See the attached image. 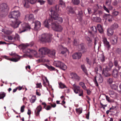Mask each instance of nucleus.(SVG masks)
<instances>
[{
	"mask_svg": "<svg viewBox=\"0 0 121 121\" xmlns=\"http://www.w3.org/2000/svg\"><path fill=\"white\" fill-rule=\"evenodd\" d=\"M51 17L45 20L44 24L45 27H48V24L52 22L61 23L63 22L62 18L60 17L59 15L56 12L52 9L51 10Z\"/></svg>",
	"mask_w": 121,
	"mask_h": 121,
	"instance_id": "1",
	"label": "nucleus"
},
{
	"mask_svg": "<svg viewBox=\"0 0 121 121\" xmlns=\"http://www.w3.org/2000/svg\"><path fill=\"white\" fill-rule=\"evenodd\" d=\"M54 30L57 32H61L63 29V28L60 26L56 24L55 22H51V23L48 24V26L47 27L49 29L50 27Z\"/></svg>",
	"mask_w": 121,
	"mask_h": 121,
	"instance_id": "2",
	"label": "nucleus"
},
{
	"mask_svg": "<svg viewBox=\"0 0 121 121\" xmlns=\"http://www.w3.org/2000/svg\"><path fill=\"white\" fill-rule=\"evenodd\" d=\"M30 26L28 23H24L22 24L21 27L19 29V32L21 33L25 31L30 30Z\"/></svg>",
	"mask_w": 121,
	"mask_h": 121,
	"instance_id": "3",
	"label": "nucleus"
},
{
	"mask_svg": "<svg viewBox=\"0 0 121 121\" xmlns=\"http://www.w3.org/2000/svg\"><path fill=\"white\" fill-rule=\"evenodd\" d=\"M37 0H23L22 4L24 7L28 8L29 7V3L33 4L37 2Z\"/></svg>",
	"mask_w": 121,
	"mask_h": 121,
	"instance_id": "4",
	"label": "nucleus"
},
{
	"mask_svg": "<svg viewBox=\"0 0 121 121\" xmlns=\"http://www.w3.org/2000/svg\"><path fill=\"white\" fill-rule=\"evenodd\" d=\"M20 13L18 11H14L11 12L9 15V17L10 18H13L15 19H19L20 17Z\"/></svg>",
	"mask_w": 121,
	"mask_h": 121,
	"instance_id": "5",
	"label": "nucleus"
},
{
	"mask_svg": "<svg viewBox=\"0 0 121 121\" xmlns=\"http://www.w3.org/2000/svg\"><path fill=\"white\" fill-rule=\"evenodd\" d=\"M40 40L42 42H49L51 41V38L48 34H43L41 35Z\"/></svg>",
	"mask_w": 121,
	"mask_h": 121,
	"instance_id": "6",
	"label": "nucleus"
},
{
	"mask_svg": "<svg viewBox=\"0 0 121 121\" xmlns=\"http://www.w3.org/2000/svg\"><path fill=\"white\" fill-rule=\"evenodd\" d=\"M54 65L58 67L63 70H65L67 68V66L62 62L60 61H55L54 63Z\"/></svg>",
	"mask_w": 121,
	"mask_h": 121,
	"instance_id": "7",
	"label": "nucleus"
},
{
	"mask_svg": "<svg viewBox=\"0 0 121 121\" xmlns=\"http://www.w3.org/2000/svg\"><path fill=\"white\" fill-rule=\"evenodd\" d=\"M39 53L41 54L39 57H42L43 55L48 54L50 52V50L46 48H42L40 49L39 50Z\"/></svg>",
	"mask_w": 121,
	"mask_h": 121,
	"instance_id": "8",
	"label": "nucleus"
},
{
	"mask_svg": "<svg viewBox=\"0 0 121 121\" xmlns=\"http://www.w3.org/2000/svg\"><path fill=\"white\" fill-rule=\"evenodd\" d=\"M21 22L19 19H15L14 21L11 22L10 24L12 27L15 28L17 27Z\"/></svg>",
	"mask_w": 121,
	"mask_h": 121,
	"instance_id": "9",
	"label": "nucleus"
},
{
	"mask_svg": "<svg viewBox=\"0 0 121 121\" xmlns=\"http://www.w3.org/2000/svg\"><path fill=\"white\" fill-rule=\"evenodd\" d=\"M9 10L8 5L6 3L1 4L0 5V12H7Z\"/></svg>",
	"mask_w": 121,
	"mask_h": 121,
	"instance_id": "10",
	"label": "nucleus"
},
{
	"mask_svg": "<svg viewBox=\"0 0 121 121\" xmlns=\"http://www.w3.org/2000/svg\"><path fill=\"white\" fill-rule=\"evenodd\" d=\"M70 77L73 80L77 81H79L80 79V78L76 73H70Z\"/></svg>",
	"mask_w": 121,
	"mask_h": 121,
	"instance_id": "11",
	"label": "nucleus"
},
{
	"mask_svg": "<svg viewBox=\"0 0 121 121\" xmlns=\"http://www.w3.org/2000/svg\"><path fill=\"white\" fill-rule=\"evenodd\" d=\"M110 70V68H109L108 67H106L104 69L102 73L103 75L106 77H108L110 76L111 74L108 72V71Z\"/></svg>",
	"mask_w": 121,
	"mask_h": 121,
	"instance_id": "12",
	"label": "nucleus"
},
{
	"mask_svg": "<svg viewBox=\"0 0 121 121\" xmlns=\"http://www.w3.org/2000/svg\"><path fill=\"white\" fill-rule=\"evenodd\" d=\"M34 19V16L32 14H27L25 16V19L26 20L32 21L33 22Z\"/></svg>",
	"mask_w": 121,
	"mask_h": 121,
	"instance_id": "13",
	"label": "nucleus"
},
{
	"mask_svg": "<svg viewBox=\"0 0 121 121\" xmlns=\"http://www.w3.org/2000/svg\"><path fill=\"white\" fill-rule=\"evenodd\" d=\"M73 87L72 89L74 92L77 94L78 93V91L80 89V87L79 86L76 85L75 83L72 85Z\"/></svg>",
	"mask_w": 121,
	"mask_h": 121,
	"instance_id": "14",
	"label": "nucleus"
},
{
	"mask_svg": "<svg viewBox=\"0 0 121 121\" xmlns=\"http://www.w3.org/2000/svg\"><path fill=\"white\" fill-rule=\"evenodd\" d=\"M104 17L105 19L108 21L109 22H111L112 21L113 17L110 15L105 14L104 15Z\"/></svg>",
	"mask_w": 121,
	"mask_h": 121,
	"instance_id": "15",
	"label": "nucleus"
},
{
	"mask_svg": "<svg viewBox=\"0 0 121 121\" xmlns=\"http://www.w3.org/2000/svg\"><path fill=\"white\" fill-rule=\"evenodd\" d=\"M103 41L104 45L107 46L108 48H109L110 47V45L109 42L107 41V39L104 37L102 38Z\"/></svg>",
	"mask_w": 121,
	"mask_h": 121,
	"instance_id": "16",
	"label": "nucleus"
},
{
	"mask_svg": "<svg viewBox=\"0 0 121 121\" xmlns=\"http://www.w3.org/2000/svg\"><path fill=\"white\" fill-rule=\"evenodd\" d=\"M4 39L5 41L8 42H14V38L11 36H9L5 37Z\"/></svg>",
	"mask_w": 121,
	"mask_h": 121,
	"instance_id": "17",
	"label": "nucleus"
},
{
	"mask_svg": "<svg viewBox=\"0 0 121 121\" xmlns=\"http://www.w3.org/2000/svg\"><path fill=\"white\" fill-rule=\"evenodd\" d=\"M79 46L80 47L81 51L83 53H84L87 52V48L86 46L83 44H81Z\"/></svg>",
	"mask_w": 121,
	"mask_h": 121,
	"instance_id": "18",
	"label": "nucleus"
},
{
	"mask_svg": "<svg viewBox=\"0 0 121 121\" xmlns=\"http://www.w3.org/2000/svg\"><path fill=\"white\" fill-rule=\"evenodd\" d=\"M108 94L112 98L116 97L117 96V94L112 90H108Z\"/></svg>",
	"mask_w": 121,
	"mask_h": 121,
	"instance_id": "19",
	"label": "nucleus"
},
{
	"mask_svg": "<svg viewBox=\"0 0 121 121\" xmlns=\"http://www.w3.org/2000/svg\"><path fill=\"white\" fill-rule=\"evenodd\" d=\"M35 29L36 30H38L41 26V23L38 21H36L35 23Z\"/></svg>",
	"mask_w": 121,
	"mask_h": 121,
	"instance_id": "20",
	"label": "nucleus"
},
{
	"mask_svg": "<svg viewBox=\"0 0 121 121\" xmlns=\"http://www.w3.org/2000/svg\"><path fill=\"white\" fill-rule=\"evenodd\" d=\"M82 54L80 53H76L74 54L72 56L74 59H79L81 58Z\"/></svg>",
	"mask_w": 121,
	"mask_h": 121,
	"instance_id": "21",
	"label": "nucleus"
},
{
	"mask_svg": "<svg viewBox=\"0 0 121 121\" xmlns=\"http://www.w3.org/2000/svg\"><path fill=\"white\" fill-rule=\"evenodd\" d=\"M56 54V51L54 50H53L51 51L50 50V52L48 53V56L52 58H54L55 57Z\"/></svg>",
	"mask_w": 121,
	"mask_h": 121,
	"instance_id": "22",
	"label": "nucleus"
},
{
	"mask_svg": "<svg viewBox=\"0 0 121 121\" xmlns=\"http://www.w3.org/2000/svg\"><path fill=\"white\" fill-rule=\"evenodd\" d=\"M112 74L115 78H117L119 75L118 71L116 69H114L112 72Z\"/></svg>",
	"mask_w": 121,
	"mask_h": 121,
	"instance_id": "23",
	"label": "nucleus"
},
{
	"mask_svg": "<svg viewBox=\"0 0 121 121\" xmlns=\"http://www.w3.org/2000/svg\"><path fill=\"white\" fill-rule=\"evenodd\" d=\"M117 36H115L112 38V39L111 40V42L112 44L115 45L117 44Z\"/></svg>",
	"mask_w": 121,
	"mask_h": 121,
	"instance_id": "24",
	"label": "nucleus"
},
{
	"mask_svg": "<svg viewBox=\"0 0 121 121\" xmlns=\"http://www.w3.org/2000/svg\"><path fill=\"white\" fill-rule=\"evenodd\" d=\"M86 39L88 42L87 45L89 47H91L92 45V40L89 37H87Z\"/></svg>",
	"mask_w": 121,
	"mask_h": 121,
	"instance_id": "25",
	"label": "nucleus"
},
{
	"mask_svg": "<svg viewBox=\"0 0 121 121\" xmlns=\"http://www.w3.org/2000/svg\"><path fill=\"white\" fill-rule=\"evenodd\" d=\"M108 35V36H112L113 34V30L111 28H108L107 30Z\"/></svg>",
	"mask_w": 121,
	"mask_h": 121,
	"instance_id": "26",
	"label": "nucleus"
},
{
	"mask_svg": "<svg viewBox=\"0 0 121 121\" xmlns=\"http://www.w3.org/2000/svg\"><path fill=\"white\" fill-rule=\"evenodd\" d=\"M102 69L101 66L100 65H97V67L95 68V71L97 73L98 71L101 72Z\"/></svg>",
	"mask_w": 121,
	"mask_h": 121,
	"instance_id": "27",
	"label": "nucleus"
},
{
	"mask_svg": "<svg viewBox=\"0 0 121 121\" xmlns=\"http://www.w3.org/2000/svg\"><path fill=\"white\" fill-rule=\"evenodd\" d=\"M28 51H30V53L31 54L33 55H34L36 57H38V56H37V53L36 51H35L32 50L31 51L30 49H28Z\"/></svg>",
	"mask_w": 121,
	"mask_h": 121,
	"instance_id": "28",
	"label": "nucleus"
},
{
	"mask_svg": "<svg viewBox=\"0 0 121 121\" xmlns=\"http://www.w3.org/2000/svg\"><path fill=\"white\" fill-rule=\"evenodd\" d=\"M5 58L7 59L8 60L14 62L17 61L20 59V58H10L7 56H6Z\"/></svg>",
	"mask_w": 121,
	"mask_h": 121,
	"instance_id": "29",
	"label": "nucleus"
},
{
	"mask_svg": "<svg viewBox=\"0 0 121 121\" xmlns=\"http://www.w3.org/2000/svg\"><path fill=\"white\" fill-rule=\"evenodd\" d=\"M110 88L112 89L116 90L118 88V86L115 84H111L110 86Z\"/></svg>",
	"mask_w": 121,
	"mask_h": 121,
	"instance_id": "30",
	"label": "nucleus"
},
{
	"mask_svg": "<svg viewBox=\"0 0 121 121\" xmlns=\"http://www.w3.org/2000/svg\"><path fill=\"white\" fill-rule=\"evenodd\" d=\"M98 81L99 83H102L103 81V78L101 74H99V76L98 77Z\"/></svg>",
	"mask_w": 121,
	"mask_h": 121,
	"instance_id": "31",
	"label": "nucleus"
},
{
	"mask_svg": "<svg viewBox=\"0 0 121 121\" xmlns=\"http://www.w3.org/2000/svg\"><path fill=\"white\" fill-rule=\"evenodd\" d=\"M36 99V96L34 95L32 96L31 98L30 99V101L32 103L35 102Z\"/></svg>",
	"mask_w": 121,
	"mask_h": 121,
	"instance_id": "32",
	"label": "nucleus"
},
{
	"mask_svg": "<svg viewBox=\"0 0 121 121\" xmlns=\"http://www.w3.org/2000/svg\"><path fill=\"white\" fill-rule=\"evenodd\" d=\"M59 87L63 89L64 88H67V87L64 84H63L61 82H60L59 83Z\"/></svg>",
	"mask_w": 121,
	"mask_h": 121,
	"instance_id": "33",
	"label": "nucleus"
},
{
	"mask_svg": "<svg viewBox=\"0 0 121 121\" xmlns=\"http://www.w3.org/2000/svg\"><path fill=\"white\" fill-rule=\"evenodd\" d=\"M97 27L99 32L102 33L103 32V30L101 25L100 24H98L97 25Z\"/></svg>",
	"mask_w": 121,
	"mask_h": 121,
	"instance_id": "34",
	"label": "nucleus"
},
{
	"mask_svg": "<svg viewBox=\"0 0 121 121\" xmlns=\"http://www.w3.org/2000/svg\"><path fill=\"white\" fill-rule=\"evenodd\" d=\"M79 84L81 86L84 90H86V87L85 86V84L84 83L82 82H80L79 83Z\"/></svg>",
	"mask_w": 121,
	"mask_h": 121,
	"instance_id": "35",
	"label": "nucleus"
},
{
	"mask_svg": "<svg viewBox=\"0 0 121 121\" xmlns=\"http://www.w3.org/2000/svg\"><path fill=\"white\" fill-rule=\"evenodd\" d=\"M81 68L83 71L85 72L86 75H88L87 71L85 65H82L81 66Z\"/></svg>",
	"mask_w": 121,
	"mask_h": 121,
	"instance_id": "36",
	"label": "nucleus"
},
{
	"mask_svg": "<svg viewBox=\"0 0 121 121\" xmlns=\"http://www.w3.org/2000/svg\"><path fill=\"white\" fill-rule=\"evenodd\" d=\"M82 108H81L76 109V111L77 113L78 114H80L82 113Z\"/></svg>",
	"mask_w": 121,
	"mask_h": 121,
	"instance_id": "37",
	"label": "nucleus"
},
{
	"mask_svg": "<svg viewBox=\"0 0 121 121\" xmlns=\"http://www.w3.org/2000/svg\"><path fill=\"white\" fill-rule=\"evenodd\" d=\"M2 32L7 35L10 34L12 33L10 31L6 29L3 30H2Z\"/></svg>",
	"mask_w": 121,
	"mask_h": 121,
	"instance_id": "38",
	"label": "nucleus"
},
{
	"mask_svg": "<svg viewBox=\"0 0 121 121\" xmlns=\"http://www.w3.org/2000/svg\"><path fill=\"white\" fill-rule=\"evenodd\" d=\"M118 27V24L116 23H114L111 26V28L113 29H116Z\"/></svg>",
	"mask_w": 121,
	"mask_h": 121,
	"instance_id": "39",
	"label": "nucleus"
},
{
	"mask_svg": "<svg viewBox=\"0 0 121 121\" xmlns=\"http://www.w3.org/2000/svg\"><path fill=\"white\" fill-rule=\"evenodd\" d=\"M72 2L75 5H78L80 2L79 0H72Z\"/></svg>",
	"mask_w": 121,
	"mask_h": 121,
	"instance_id": "40",
	"label": "nucleus"
},
{
	"mask_svg": "<svg viewBox=\"0 0 121 121\" xmlns=\"http://www.w3.org/2000/svg\"><path fill=\"white\" fill-rule=\"evenodd\" d=\"M91 29L93 33H96L97 32V29L95 26H92L91 28Z\"/></svg>",
	"mask_w": 121,
	"mask_h": 121,
	"instance_id": "41",
	"label": "nucleus"
},
{
	"mask_svg": "<svg viewBox=\"0 0 121 121\" xmlns=\"http://www.w3.org/2000/svg\"><path fill=\"white\" fill-rule=\"evenodd\" d=\"M44 65L47 67L48 69L50 70H55V68L52 66H49L47 64H44Z\"/></svg>",
	"mask_w": 121,
	"mask_h": 121,
	"instance_id": "42",
	"label": "nucleus"
},
{
	"mask_svg": "<svg viewBox=\"0 0 121 121\" xmlns=\"http://www.w3.org/2000/svg\"><path fill=\"white\" fill-rule=\"evenodd\" d=\"M5 96V93L3 92H1L0 93V99L3 98Z\"/></svg>",
	"mask_w": 121,
	"mask_h": 121,
	"instance_id": "43",
	"label": "nucleus"
},
{
	"mask_svg": "<svg viewBox=\"0 0 121 121\" xmlns=\"http://www.w3.org/2000/svg\"><path fill=\"white\" fill-rule=\"evenodd\" d=\"M55 0H48V2L49 4L51 5L55 4Z\"/></svg>",
	"mask_w": 121,
	"mask_h": 121,
	"instance_id": "44",
	"label": "nucleus"
},
{
	"mask_svg": "<svg viewBox=\"0 0 121 121\" xmlns=\"http://www.w3.org/2000/svg\"><path fill=\"white\" fill-rule=\"evenodd\" d=\"M93 20L94 21L98 22H100L101 21V19L100 18L97 17H95L94 20Z\"/></svg>",
	"mask_w": 121,
	"mask_h": 121,
	"instance_id": "45",
	"label": "nucleus"
},
{
	"mask_svg": "<svg viewBox=\"0 0 121 121\" xmlns=\"http://www.w3.org/2000/svg\"><path fill=\"white\" fill-rule=\"evenodd\" d=\"M14 39V42L16 40H19L20 38L19 35L17 34H16Z\"/></svg>",
	"mask_w": 121,
	"mask_h": 121,
	"instance_id": "46",
	"label": "nucleus"
},
{
	"mask_svg": "<svg viewBox=\"0 0 121 121\" xmlns=\"http://www.w3.org/2000/svg\"><path fill=\"white\" fill-rule=\"evenodd\" d=\"M78 95L80 96H83V91L82 89H80L78 91Z\"/></svg>",
	"mask_w": 121,
	"mask_h": 121,
	"instance_id": "47",
	"label": "nucleus"
},
{
	"mask_svg": "<svg viewBox=\"0 0 121 121\" xmlns=\"http://www.w3.org/2000/svg\"><path fill=\"white\" fill-rule=\"evenodd\" d=\"M99 59L102 61H104L105 60V57L103 54H101L99 57Z\"/></svg>",
	"mask_w": 121,
	"mask_h": 121,
	"instance_id": "48",
	"label": "nucleus"
},
{
	"mask_svg": "<svg viewBox=\"0 0 121 121\" xmlns=\"http://www.w3.org/2000/svg\"><path fill=\"white\" fill-rule=\"evenodd\" d=\"M42 109V107L41 106L39 105L36 108L37 111L40 112Z\"/></svg>",
	"mask_w": 121,
	"mask_h": 121,
	"instance_id": "49",
	"label": "nucleus"
},
{
	"mask_svg": "<svg viewBox=\"0 0 121 121\" xmlns=\"http://www.w3.org/2000/svg\"><path fill=\"white\" fill-rule=\"evenodd\" d=\"M107 82L109 84H111L113 82L112 79L110 78L108 79L107 80Z\"/></svg>",
	"mask_w": 121,
	"mask_h": 121,
	"instance_id": "50",
	"label": "nucleus"
},
{
	"mask_svg": "<svg viewBox=\"0 0 121 121\" xmlns=\"http://www.w3.org/2000/svg\"><path fill=\"white\" fill-rule=\"evenodd\" d=\"M38 2L40 3L41 5L43 4L45 2V1L43 0H38L37 1Z\"/></svg>",
	"mask_w": 121,
	"mask_h": 121,
	"instance_id": "51",
	"label": "nucleus"
},
{
	"mask_svg": "<svg viewBox=\"0 0 121 121\" xmlns=\"http://www.w3.org/2000/svg\"><path fill=\"white\" fill-rule=\"evenodd\" d=\"M25 108V106L24 105H23L21 107L20 109V111L22 113L24 111Z\"/></svg>",
	"mask_w": 121,
	"mask_h": 121,
	"instance_id": "52",
	"label": "nucleus"
},
{
	"mask_svg": "<svg viewBox=\"0 0 121 121\" xmlns=\"http://www.w3.org/2000/svg\"><path fill=\"white\" fill-rule=\"evenodd\" d=\"M119 13L118 12L114 11L112 13L113 15L114 16H117Z\"/></svg>",
	"mask_w": 121,
	"mask_h": 121,
	"instance_id": "53",
	"label": "nucleus"
},
{
	"mask_svg": "<svg viewBox=\"0 0 121 121\" xmlns=\"http://www.w3.org/2000/svg\"><path fill=\"white\" fill-rule=\"evenodd\" d=\"M104 95L105 96L106 99L107 100L108 102H111V101L110 100L109 97L107 95L105 94H104Z\"/></svg>",
	"mask_w": 121,
	"mask_h": 121,
	"instance_id": "54",
	"label": "nucleus"
},
{
	"mask_svg": "<svg viewBox=\"0 0 121 121\" xmlns=\"http://www.w3.org/2000/svg\"><path fill=\"white\" fill-rule=\"evenodd\" d=\"M67 50L66 48H64L63 49V50L61 52V53L62 54H65L67 51Z\"/></svg>",
	"mask_w": 121,
	"mask_h": 121,
	"instance_id": "55",
	"label": "nucleus"
},
{
	"mask_svg": "<svg viewBox=\"0 0 121 121\" xmlns=\"http://www.w3.org/2000/svg\"><path fill=\"white\" fill-rule=\"evenodd\" d=\"M111 2L110 0H107L106 2V4L108 5H109L111 4Z\"/></svg>",
	"mask_w": 121,
	"mask_h": 121,
	"instance_id": "56",
	"label": "nucleus"
},
{
	"mask_svg": "<svg viewBox=\"0 0 121 121\" xmlns=\"http://www.w3.org/2000/svg\"><path fill=\"white\" fill-rule=\"evenodd\" d=\"M60 4L61 5L62 8H64L65 7V4L62 1L60 2Z\"/></svg>",
	"mask_w": 121,
	"mask_h": 121,
	"instance_id": "57",
	"label": "nucleus"
},
{
	"mask_svg": "<svg viewBox=\"0 0 121 121\" xmlns=\"http://www.w3.org/2000/svg\"><path fill=\"white\" fill-rule=\"evenodd\" d=\"M36 87L37 88H41L42 87V86L41 84V83H37L36 84Z\"/></svg>",
	"mask_w": 121,
	"mask_h": 121,
	"instance_id": "58",
	"label": "nucleus"
},
{
	"mask_svg": "<svg viewBox=\"0 0 121 121\" xmlns=\"http://www.w3.org/2000/svg\"><path fill=\"white\" fill-rule=\"evenodd\" d=\"M108 65L109 67V68H110L111 69V68L113 66V64L112 62H110L109 63Z\"/></svg>",
	"mask_w": 121,
	"mask_h": 121,
	"instance_id": "59",
	"label": "nucleus"
},
{
	"mask_svg": "<svg viewBox=\"0 0 121 121\" xmlns=\"http://www.w3.org/2000/svg\"><path fill=\"white\" fill-rule=\"evenodd\" d=\"M94 82L96 86L98 87L99 86L98 83L96 80V78H95V80L94 81Z\"/></svg>",
	"mask_w": 121,
	"mask_h": 121,
	"instance_id": "60",
	"label": "nucleus"
},
{
	"mask_svg": "<svg viewBox=\"0 0 121 121\" xmlns=\"http://www.w3.org/2000/svg\"><path fill=\"white\" fill-rule=\"evenodd\" d=\"M51 108V107L50 105H48L46 108H45V109L47 110H50Z\"/></svg>",
	"mask_w": 121,
	"mask_h": 121,
	"instance_id": "61",
	"label": "nucleus"
},
{
	"mask_svg": "<svg viewBox=\"0 0 121 121\" xmlns=\"http://www.w3.org/2000/svg\"><path fill=\"white\" fill-rule=\"evenodd\" d=\"M86 61L87 62V63L89 65L91 64V61L89 60V59L88 58H86Z\"/></svg>",
	"mask_w": 121,
	"mask_h": 121,
	"instance_id": "62",
	"label": "nucleus"
},
{
	"mask_svg": "<svg viewBox=\"0 0 121 121\" xmlns=\"http://www.w3.org/2000/svg\"><path fill=\"white\" fill-rule=\"evenodd\" d=\"M103 7L104 9L108 13H109V11L108 9L104 6V5Z\"/></svg>",
	"mask_w": 121,
	"mask_h": 121,
	"instance_id": "63",
	"label": "nucleus"
},
{
	"mask_svg": "<svg viewBox=\"0 0 121 121\" xmlns=\"http://www.w3.org/2000/svg\"><path fill=\"white\" fill-rule=\"evenodd\" d=\"M99 40L98 39V38H96L95 39V45L97 43L98 41Z\"/></svg>",
	"mask_w": 121,
	"mask_h": 121,
	"instance_id": "64",
	"label": "nucleus"
}]
</instances>
